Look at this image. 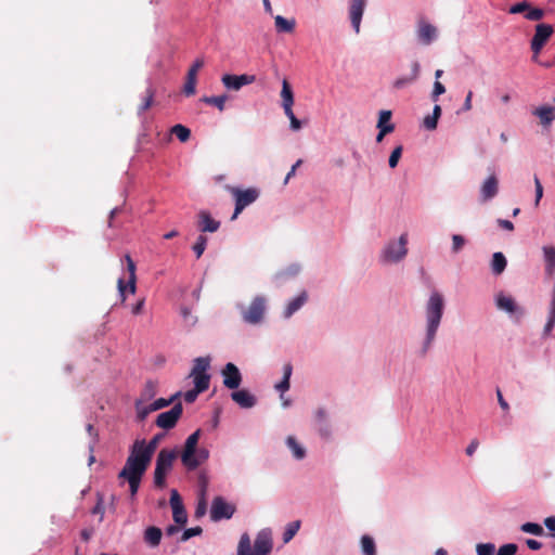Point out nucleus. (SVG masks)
<instances>
[{"label": "nucleus", "mask_w": 555, "mask_h": 555, "mask_svg": "<svg viewBox=\"0 0 555 555\" xmlns=\"http://www.w3.org/2000/svg\"><path fill=\"white\" fill-rule=\"evenodd\" d=\"M444 310L443 296L435 291L430 294L425 307L426 314V335L422 345L421 356L425 357L435 341Z\"/></svg>", "instance_id": "nucleus-1"}, {"label": "nucleus", "mask_w": 555, "mask_h": 555, "mask_svg": "<svg viewBox=\"0 0 555 555\" xmlns=\"http://www.w3.org/2000/svg\"><path fill=\"white\" fill-rule=\"evenodd\" d=\"M201 433V429H197L185 440L184 448L181 453V462L188 470H195L209 457V451L207 449L197 448Z\"/></svg>", "instance_id": "nucleus-2"}, {"label": "nucleus", "mask_w": 555, "mask_h": 555, "mask_svg": "<svg viewBox=\"0 0 555 555\" xmlns=\"http://www.w3.org/2000/svg\"><path fill=\"white\" fill-rule=\"evenodd\" d=\"M272 547V537L268 529L257 533L253 548L248 533H243L238 541L237 555H269Z\"/></svg>", "instance_id": "nucleus-3"}, {"label": "nucleus", "mask_w": 555, "mask_h": 555, "mask_svg": "<svg viewBox=\"0 0 555 555\" xmlns=\"http://www.w3.org/2000/svg\"><path fill=\"white\" fill-rule=\"evenodd\" d=\"M177 457L175 450L162 449L156 459L154 472V485L157 488L166 486V476L171 470L173 461Z\"/></svg>", "instance_id": "nucleus-4"}, {"label": "nucleus", "mask_w": 555, "mask_h": 555, "mask_svg": "<svg viewBox=\"0 0 555 555\" xmlns=\"http://www.w3.org/2000/svg\"><path fill=\"white\" fill-rule=\"evenodd\" d=\"M145 472V468L129 461H126L124 468L119 472L118 478L129 483L130 495L132 498L137 495Z\"/></svg>", "instance_id": "nucleus-5"}, {"label": "nucleus", "mask_w": 555, "mask_h": 555, "mask_svg": "<svg viewBox=\"0 0 555 555\" xmlns=\"http://www.w3.org/2000/svg\"><path fill=\"white\" fill-rule=\"evenodd\" d=\"M210 366L209 358H196L194 360V365L190 373V376L193 377L194 385L197 391H205L209 387L210 375L207 374V371Z\"/></svg>", "instance_id": "nucleus-6"}, {"label": "nucleus", "mask_w": 555, "mask_h": 555, "mask_svg": "<svg viewBox=\"0 0 555 555\" xmlns=\"http://www.w3.org/2000/svg\"><path fill=\"white\" fill-rule=\"evenodd\" d=\"M553 34L554 27L551 24L540 23L535 25L534 35L530 41V49L533 53L532 60L534 62H538L539 54L551 39Z\"/></svg>", "instance_id": "nucleus-7"}, {"label": "nucleus", "mask_w": 555, "mask_h": 555, "mask_svg": "<svg viewBox=\"0 0 555 555\" xmlns=\"http://www.w3.org/2000/svg\"><path fill=\"white\" fill-rule=\"evenodd\" d=\"M229 191L235 198V209L232 216V220L236 219L237 216L250 204L256 202L259 197V191L256 188H249L241 190L240 188L230 186Z\"/></svg>", "instance_id": "nucleus-8"}, {"label": "nucleus", "mask_w": 555, "mask_h": 555, "mask_svg": "<svg viewBox=\"0 0 555 555\" xmlns=\"http://www.w3.org/2000/svg\"><path fill=\"white\" fill-rule=\"evenodd\" d=\"M408 235L402 234L398 242H390L383 250L382 259L384 262H398L403 259L408 253Z\"/></svg>", "instance_id": "nucleus-9"}, {"label": "nucleus", "mask_w": 555, "mask_h": 555, "mask_svg": "<svg viewBox=\"0 0 555 555\" xmlns=\"http://www.w3.org/2000/svg\"><path fill=\"white\" fill-rule=\"evenodd\" d=\"M266 312V298L255 297L247 309L242 311L244 322L248 324H258L263 320Z\"/></svg>", "instance_id": "nucleus-10"}, {"label": "nucleus", "mask_w": 555, "mask_h": 555, "mask_svg": "<svg viewBox=\"0 0 555 555\" xmlns=\"http://www.w3.org/2000/svg\"><path fill=\"white\" fill-rule=\"evenodd\" d=\"M236 511L234 504L227 502L222 496L214 498L210 507V518L212 521L230 519Z\"/></svg>", "instance_id": "nucleus-11"}, {"label": "nucleus", "mask_w": 555, "mask_h": 555, "mask_svg": "<svg viewBox=\"0 0 555 555\" xmlns=\"http://www.w3.org/2000/svg\"><path fill=\"white\" fill-rule=\"evenodd\" d=\"M151 460V453L145 450V440H135L131 447L127 461L147 469Z\"/></svg>", "instance_id": "nucleus-12"}, {"label": "nucleus", "mask_w": 555, "mask_h": 555, "mask_svg": "<svg viewBox=\"0 0 555 555\" xmlns=\"http://www.w3.org/2000/svg\"><path fill=\"white\" fill-rule=\"evenodd\" d=\"M183 412L182 404L178 402L169 411L157 415L155 424L163 429H171L176 426Z\"/></svg>", "instance_id": "nucleus-13"}, {"label": "nucleus", "mask_w": 555, "mask_h": 555, "mask_svg": "<svg viewBox=\"0 0 555 555\" xmlns=\"http://www.w3.org/2000/svg\"><path fill=\"white\" fill-rule=\"evenodd\" d=\"M223 385L229 389H237L242 383V374L237 366L231 362L222 369Z\"/></svg>", "instance_id": "nucleus-14"}, {"label": "nucleus", "mask_w": 555, "mask_h": 555, "mask_svg": "<svg viewBox=\"0 0 555 555\" xmlns=\"http://www.w3.org/2000/svg\"><path fill=\"white\" fill-rule=\"evenodd\" d=\"M222 83L225 88L232 90H240L243 86L255 82L256 77L254 75H230L227 74L222 77Z\"/></svg>", "instance_id": "nucleus-15"}, {"label": "nucleus", "mask_w": 555, "mask_h": 555, "mask_svg": "<svg viewBox=\"0 0 555 555\" xmlns=\"http://www.w3.org/2000/svg\"><path fill=\"white\" fill-rule=\"evenodd\" d=\"M366 0H351L349 5V17L351 21V25L356 31L359 34L362 15L364 12Z\"/></svg>", "instance_id": "nucleus-16"}, {"label": "nucleus", "mask_w": 555, "mask_h": 555, "mask_svg": "<svg viewBox=\"0 0 555 555\" xmlns=\"http://www.w3.org/2000/svg\"><path fill=\"white\" fill-rule=\"evenodd\" d=\"M496 306L511 314L524 315L525 311L519 307L511 296L499 294L496 297Z\"/></svg>", "instance_id": "nucleus-17"}, {"label": "nucleus", "mask_w": 555, "mask_h": 555, "mask_svg": "<svg viewBox=\"0 0 555 555\" xmlns=\"http://www.w3.org/2000/svg\"><path fill=\"white\" fill-rule=\"evenodd\" d=\"M436 36H437V28L434 25H431L425 21L418 22L417 37L423 44H425V46L430 44L431 41L436 38Z\"/></svg>", "instance_id": "nucleus-18"}, {"label": "nucleus", "mask_w": 555, "mask_h": 555, "mask_svg": "<svg viewBox=\"0 0 555 555\" xmlns=\"http://www.w3.org/2000/svg\"><path fill=\"white\" fill-rule=\"evenodd\" d=\"M553 102L554 105H542L532 112L533 115L539 117L543 127H550L552 121L555 120V96Z\"/></svg>", "instance_id": "nucleus-19"}, {"label": "nucleus", "mask_w": 555, "mask_h": 555, "mask_svg": "<svg viewBox=\"0 0 555 555\" xmlns=\"http://www.w3.org/2000/svg\"><path fill=\"white\" fill-rule=\"evenodd\" d=\"M499 191V180L495 175H491L486 179L480 189L481 198L487 202L493 198Z\"/></svg>", "instance_id": "nucleus-20"}, {"label": "nucleus", "mask_w": 555, "mask_h": 555, "mask_svg": "<svg viewBox=\"0 0 555 555\" xmlns=\"http://www.w3.org/2000/svg\"><path fill=\"white\" fill-rule=\"evenodd\" d=\"M231 399L243 409H250L256 404V398L246 389L235 390L231 393Z\"/></svg>", "instance_id": "nucleus-21"}, {"label": "nucleus", "mask_w": 555, "mask_h": 555, "mask_svg": "<svg viewBox=\"0 0 555 555\" xmlns=\"http://www.w3.org/2000/svg\"><path fill=\"white\" fill-rule=\"evenodd\" d=\"M220 227V222L212 219L208 211L202 210L198 214V229L202 232H216Z\"/></svg>", "instance_id": "nucleus-22"}, {"label": "nucleus", "mask_w": 555, "mask_h": 555, "mask_svg": "<svg viewBox=\"0 0 555 555\" xmlns=\"http://www.w3.org/2000/svg\"><path fill=\"white\" fill-rule=\"evenodd\" d=\"M281 99L284 113H291V108L294 105V92L286 78L282 81Z\"/></svg>", "instance_id": "nucleus-23"}, {"label": "nucleus", "mask_w": 555, "mask_h": 555, "mask_svg": "<svg viewBox=\"0 0 555 555\" xmlns=\"http://www.w3.org/2000/svg\"><path fill=\"white\" fill-rule=\"evenodd\" d=\"M411 75L405 77H399L393 81V88L403 89L408 85L413 83L420 76L421 66L417 61H414L411 65Z\"/></svg>", "instance_id": "nucleus-24"}, {"label": "nucleus", "mask_w": 555, "mask_h": 555, "mask_svg": "<svg viewBox=\"0 0 555 555\" xmlns=\"http://www.w3.org/2000/svg\"><path fill=\"white\" fill-rule=\"evenodd\" d=\"M163 532L158 527L151 526L144 531V542L152 547L159 545Z\"/></svg>", "instance_id": "nucleus-25"}, {"label": "nucleus", "mask_w": 555, "mask_h": 555, "mask_svg": "<svg viewBox=\"0 0 555 555\" xmlns=\"http://www.w3.org/2000/svg\"><path fill=\"white\" fill-rule=\"evenodd\" d=\"M274 25L278 33L291 34L294 31L296 21L294 18L287 20L282 15L274 16Z\"/></svg>", "instance_id": "nucleus-26"}, {"label": "nucleus", "mask_w": 555, "mask_h": 555, "mask_svg": "<svg viewBox=\"0 0 555 555\" xmlns=\"http://www.w3.org/2000/svg\"><path fill=\"white\" fill-rule=\"evenodd\" d=\"M307 299H308V296H307L306 292H302L297 297L292 299L285 309L284 317L285 318L292 317L297 310H299L304 306V304L307 301Z\"/></svg>", "instance_id": "nucleus-27"}, {"label": "nucleus", "mask_w": 555, "mask_h": 555, "mask_svg": "<svg viewBox=\"0 0 555 555\" xmlns=\"http://www.w3.org/2000/svg\"><path fill=\"white\" fill-rule=\"evenodd\" d=\"M118 292L124 302L126 300V292L128 291L130 294H134L137 291V279H128L127 283L122 278L117 281Z\"/></svg>", "instance_id": "nucleus-28"}, {"label": "nucleus", "mask_w": 555, "mask_h": 555, "mask_svg": "<svg viewBox=\"0 0 555 555\" xmlns=\"http://www.w3.org/2000/svg\"><path fill=\"white\" fill-rule=\"evenodd\" d=\"M507 264L505 256L501 253H494L491 261V270L494 274L499 275L503 273Z\"/></svg>", "instance_id": "nucleus-29"}, {"label": "nucleus", "mask_w": 555, "mask_h": 555, "mask_svg": "<svg viewBox=\"0 0 555 555\" xmlns=\"http://www.w3.org/2000/svg\"><path fill=\"white\" fill-rule=\"evenodd\" d=\"M543 254L545 259V270L548 275H552L555 271V247L544 246Z\"/></svg>", "instance_id": "nucleus-30"}, {"label": "nucleus", "mask_w": 555, "mask_h": 555, "mask_svg": "<svg viewBox=\"0 0 555 555\" xmlns=\"http://www.w3.org/2000/svg\"><path fill=\"white\" fill-rule=\"evenodd\" d=\"M292 371H293V366L291 363H286L283 367V379L275 385V389L281 391V392H284V391H287L289 389V378H291V375H292Z\"/></svg>", "instance_id": "nucleus-31"}, {"label": "nucleus", "mask_w": 555, "mask_h": 555, "mask_svg": "<svg viewBox=\"0 0 555 555\" xmlns=\"http://www.w3.org/2000/svg\"><path fill=\"white\" fill-rule=\"evenodd\" d=\"M286 444L292 450L295 459L302 460L305 457V448L301 447L293 436L287 437Z\"/></svg>", "instance_id": "nucleus-32"}, {"label": "nucleus", "mask_w": 555, "mask_h": 555, "mask_svg": "<svg viewBox=\"0 0 555 555\" xmlns=\"http://www.w3.org/2000/svg\"><path fill=\"white\" fill-rule=\"evenodd\" d=\"M545 16V11L541 8L533 7L529 2V9L526 10L524 17L531 22H539Z\"/></svg>", "instance_id": "nucleus-33"}, {"label": "nucleus", "mask_w": 555, "mask_h": 555, "mask_svg": "<svg viewBox=\"0 0 555 555\" xmlns=\"http://www.w3.org/2000/svg\"><path fill=\"white\" fill-rule=\"evenodd\" d=\"M361 547L364 555H376L375 542L370 535L361 538Z\"/></svg>", "instance_id": "nucleus-34"}, {"label": "nucleus", "mask_w": 555, "mask_h": 555, "mask_svg": "<svg viewBox=\"0 0 555 555\" xmlns=\"http://www.w3.org/2000/svg\"><path fill=\"white\" fill-rule=\"evenodd\" d=\"M171 133L175 134L181 142H186L191 137V131L183 125H175L171 128Z\"/></svg>", "instance_id": "nucleus-35"}, {"label": "nucleus", "mask_w": 555, "mask_h": 555, "mask_svg": "<svg viewBox=\"0 0 555 555\" xmlns=\"http://www.w3.org/2000/svg\"><path fill=\"white\" fill-rule=\"evenodd\" d=\"M299 528H300V521L299 520H295V521L289 522L286 526L285 531L283 533V541L285 543L289 542L296 535V533L298 532Z\"/></svg>", "instance_id": "nucleus-36"}, {"label": "nucleus", "mask_w": 555, "mask_h": 555, "mask_svg": "<svg viewBox=\"0 0 555 555\" xmlns=\"http://www.w3.org/2000/svg\"><path fill=\"white\" fill-rule=\"evenodd\" d=\"M142 402V400H138L135 402L137 416L139 421H144L150 413L156 411L155 409H152V403L143 405Z\"/></svg>", "instance_id": "nucleus-37"}, {"label": "nucleus", "mask_w": 555, "mask_h": 555, "mask_svg": "<svg viewBox=\"0 0 555 555\" xmlns=\"http://www.w3.org/2000/svg\"><path fill=\"white\" fill-rule=\"evenodd\" d=\"M227 99V95L204 96L202 101L206 104L215 105L219 111H223Z\"/></svg>", "instance_id": "nucleus-38"}, {"label": "nucleus", "mask_w": 555, "mask_h": 555, "mask_svg": "<svg viewBox=\"0 0 555 555\" xmlns=\"http://www.w3.org/2000/svg\"><path fill=\"white\" fill-rule=\"evenodd\" d=\"M153 102H154V91H153V89L149 88L146 90L145 96L142 100V103L140 104V106L138 108V113L142 114L145 111H147L153 105Z\"/></svg>", "instance_id": "nucleus-39"}, {"label": "nucleus", "mask_w": 555, "mask_h": 555, "mask_svg": "<svg viewBox=\"0 0 555 555\" xmlns=\"http://www.w3.org/2000/svg\"><path fill=\"white\" fill-rule=\"evenodd\" d=\"M172 516H173V520L179 526H184L188 521V514H186L184 506H182L180 508L175 507V509H172Z\"/></svg>", "instance_id": "nucleus-40"}, {"label": "nucleus", "mask_w": 555, "mask_h": 555, "mask_svg": "<svg viewBox=\"0 0 555 555\" xmlns=\"http://www.w3.org/2000/svg\"><path fill=\"white\" fill-rule=\"evenodd\" d=\"M156 393V385L154 382L152 380H149L146 384H145V387L141 393V399L142 401H146V400H150L152 399Z\"/></svg>", "instance_id": "nucleus-41"}, {"label": "nucleus", "mask_w": 555, "mask_h": 555, "mask_svg": "<svg viewBox=\"0 0 555 555\" xmlns=\"http://www.w3.org/2000/svg\"><path fill=\"white\" fill-rule=\"evenodd\" d=\"M520 529L524 532L531 533L534 535H541L543 533L542 526L539 524H535V522H526V524L521 525Z\"/></svg>", "instance_id": "nucleus-42"}, {"label": "nucleus", "mask_w": 555, "mask_h": 555, "mask_svg": "<svg viewBox=\"0 0 555 555\" xmlns=\"http://www.w3.org/2000/svg\"><path fill=\"white\" fill-rule=\"evenodd\" d=\"M179 396H180V392H177L169 399L159 398V399L155 400L154 402H152V409H155L156 411H158L163 408H166V406L170 405Z\"/></svg>", "instance_id": "nucleus-43"}, {"label": "nucleus", "mask_w": 555, "mask_h": 555, "mask_svg": "<svg viewBox=\"0 0 555 555\" xmlns=\"http://www.w3.org/2000/svg\"><path fill=\"white\" fill-rule=\"evenodd\" d=\"M103 502H104V500H103V495H102L100 492H98V493H96V504H95V506L91 509V513H92L93 515H99V516H100L99 521H103V519H104V506H103Z\"/></svg>", "instance_id": "nucleus-44"}, {"label": "nucleus", "mask_w": 555, "mask_h": 555, "mask_svg": "<svg viewBox=\"0 0 555 555\" xmlns=\"http://www.w3.org/2000/svg\"><path fill=\"white\" fill-rule=\"evenodd\" d=\"M206 244H207V237L204 236V235H199L197 237V241L196 243L193 245V250L196 255V258H201V256L203 255V253L205 251L206 249Z\"/></svg>", "instance_id": "nucleus-45"}, {"label": "nucleus", "mask_w": 555, "mask_h": 555, "mask_svg": "<svg viewBox=\"0 0 555 555\" xmlns=\"http://www.w3.org/2000/svg\"><path fill=\"white\" fill-rule=\"evenodd\" d=\"M196 82L197 78L186 75V80L183 87V92L185 95L190 96L195 94Z\"/></svg>", "instance_id": "nucleus-46"}, {"label": "nucleus", "mask_w": 555, "mask_h": 555, "mask_svg": "<svg viewBox=\"0 0 555 555\" xmlns=\"http://www.w3.org/2000/svg\"><path fill=\"white\" fill-rule=\"evenodd\" d=\"M476 551L478 555H494L495 546L492 543H479Z\"/></svg>", "instance_id": "nucleus-47"}, {"label": "nucleus", "mask_w": 555, "mask_h": 555, "mask_svg": "<svg viewBox=\"0 0 555 555\" xmlns=\"http://www.w3.org/2000/svg\"><path fill=\"white\" fill-rule=\"evenodd\" d=\"M529 9V1L525 0L521 2H517L509 7V14H525L526 10Z\"/></svg>", "instance_id": "nucleus-48"}, {"label": "nucleus", "mask_w": 555, "mask_h": 555, "mask_svg": "<svg viewBox=\"0 0 555 555\" xmlns=\"http://www.w3.org/2000/svg\"><path fill=\"white\" fill-rule=\"evenodd\" d=\"M164 437V434H157L155 435L150 441L149 443L145 442V450L151 453V455L153 456L156 448H157V444L159 443V441L163 439Z\"/></svg>", "instance_id": "nucleus-49"}, {"label": "nucleus", "mask_w": 555, "mask_h": 555, "mask_svg": "<svg viewBox=\"0 0 555 555\" xmlns=\"http://www.w3.org/2000/svg\"><path fill=\"white\" fill-rule=\"evenodd\" d=\"M203 532V529L201 527H193V528H189L186 530L183 531L181 538H180V541L181 542H185L188 541L189 539H191L192 537H195V535H199L201 533Z\"/></svg>", "instance_id": "nucleus-50"}, {"label": "nucleus", "mask_w": 555, "mask_h": 555, "mask_svg": "<svg viewBox=\"0 0 555 555\" xmlns=\"http://www.w3.org/2000/svg\"><path fill=\"white\" fill-rule=\"evenodd\" d=\"M124 259L126 261L127 272L129 274L128 279H137V274H135L137 267H135L134 261L132 260V258L130 257L129 254L125 255Z\"/></svg>", "instance_id": "nucleus-51"}, {"label": "nucleus", "mask_w": 555, "mask_h": 555, "mask_svg": "<svg viewBox=\"0 0 555 555\" xmlns=\"http://www.w3.org/2000/svg\"><path fill=\"white\" fill-rule=\"evenodd\" d=\"M465 242L466 241H465L464 236H462L460 234L452 235V251L454 254L459 253L465 245Z\"/></svg>", "instance_id": "nucleus-52"}, {"label": "nucleus", "mask_w": 555, "mask_h": 555, "mask_svg": "<svg viewBox=\"0 0 555 555\" xmlns=\"http://www.w3.org/2000/svg\"><path fill=\"white\" fill-rule=\"evenodd\" d=\"M401 154H402V146H397L390 154L389 156V160H388V164H389V167L390 168H395L397 167L398 163H399V159L401 157Z\"/></svg>", "instance_id": "nucleus-53"}, {"label": "nucleus", "mask_w": 555, "mask_h": 555, "mask_svg": "<svg viewBox=\"0 0 555 555\" xmlns=\"http://www.w3.org/2000/svg\"><path fill=\"white\" fill-rule=\"evenodd\" d=\"M390 119H391L390 111H380L379 117H378V122H377V128H383V127H387L388 125H391Z\"/></svg>", "instance_id": "nucleus-54"}, {"label": "nucleus", "mask_w": 555, "mask_h": 555, "mask_svg": "<svg viewBox=\"0 0 555 555\" xmlns=\"http://www.w3.org/2000/svg\"><path fill=\"white\" fill-rule=\"evenodd\" d=\"M170 505H171L172 509H175V507L180 508V507L183 506L181 496H180L179 492L176 489L171 490V493H170Z\"/></svg>", "instance_id": "nucleus-55"}, {"label": "nucleus", "mask_w": 555, "mask_h": 555, "mask_svg": "<svg viewBox=\"0 0 555 555\" xmlns=\"http://www.w3.org/2000/svg\"><path fill=\"white\" fill-rule=\"evenodd\" d=\"M446 92V87L438 80L434 83V89L431 92V99L433 101H437L439 95L443 94Z\"/></svg>", "instance_id": "nucleus-56"}, {"label": "nucleus", "mask_w": 555, "mask_h": 555, "mask_svg": "<svg viewBox=\"0 0 555 555\" xmlns=\"http://www.w3.org/2000/svg\"><path fill=\"white\" fill-rule=\"evenodd\" d=\"M204 66V60L197 59L188 70V75L197 78L198 70Z\"/></svg>", "instance_id": "nucleus-57"}, {"label": "nucleus", "mask_w": 555, "mask_h": 555, "mask_svg": "<svg viewBox=\"0 0 555 555\" xmlns=\"http://www.w3.org/2000/svg\"><path fill=\"white\" fill-rule=\"evenodd\" d=\"M423 125L427 130H435L438 125V119L433 115H428L424 118Z\"/></svg>", "instance_id": "nucleus-58"}, {"label": "nucleus", "mask_w": 555, "mask_h": 555, "mask_svg": "<svg viewBox=\"0 0 555 555\" xmlns=\"http://www.w3.org/2000/svg\"><path fill=\"white\" fill-rule=\"evenodd\" d=\"M285 115L289 118L291 121V128L295 131L299 130L301 128V122L297 117L295 116L293 108H291V113H285Z\"/></svg>", "instance_id": "nucleus-59"}, {"label": "nucleus", "mask_w": 555, "mask_h": 555, "mask_svg": "<svg viewBox=\"0 0 555 555\" xmlns=\"http://www.w3.org/2000/svg\"><path fill=\"white\" fill-rule=\"evenodd\" d=\"M534 185H535V205H539L540 199L543 196V188H542V184H541L540 180L538 179V177H534Z\"/></svg>", "instance_id": "nucleus-60"}, {"label": "nucleus", "mask_w": 555, "mask_h": 555, "mask_svg": "<svg viewBox=\"0 0 555 555\" xmlns=\"http://www.w3.org/2000/svg\"><path fill=\"white\" fill-rule=\"evenodd\" d=\"M202 391H197L196 388L194 389H191V390H188L185 393H184V400L185 402L188 403H193L197 396L201 393Z\"/></svg>", "instance_id": "nucleus-61"}, {"label": "nucleus", "mask_w": 555, "mask_h": 555, "mask_svg": "<svg viewBox=\"0 0 555 555\" xmlns=\"http://www.w3.org/2000/svg\"><path fill=\"white\" fill-rule=\"evenodd\" d=\"M378 129H379V132H378V134L376 137V141L380 142L386 134H388V133L393 131L395 126L393 125H388L387 127H383V128H378Z\"/></svg>", "instance_id": "nucleus-62"}, {"label": "nucleus", "mask_w": 555, "mask_h": 555, "mask_svg": "<svg viewBox=\"0 0 555 555\" xmlns=\"http://www.w3.org/2000/svg\"><path fill=\"white\" fill-rule=\"evenodd\" d=\"M206 508H207L206 501L204 499L199 500L198 504L196 506V509H195V516L196 517L204 516L206 513Z\"/></svg>", "instance_id": "nucleus-63"}, {"label": "nucleus", "mask_w": 555, "mask_h": 555, "mask_svg": "<svg viewBox=\"0 0 555 555\" xmlns=\"http://www.w3.org/2000/svg\"><path fill=\"white\" fill-rule=\"evenodd\" d=\"M554 326H555V320L552 318H548V320L543 328V336H545V337L548 336L552 333Z\"/></svg>", "instance_id": "nucleus-64"}]
</instances>
